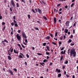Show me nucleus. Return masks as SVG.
Segmentation results:
<instances>
[{
    "label": "nucleus",
    "mask_w": 78,
    "mask_h": 78,
    "mask_svg": "<svg viewBox=\"0 0 78 78\" xmlns=\"http://www.w3.org/2000/svg\"><path fill=\"white\" fill-rule=\"evenodd\" d=\"M76 53L75 52V49H72L70 51V56L71 57L73 56V57H75Z\"/></svg>",
    "instance_id": "f257e3e1"
},
{
    "label": "nucleus",
    "mask_w": 78,
    "mask_h": 78,
    "mask_svg": "<svg viewBox=\"0 0 78 78\" xmlns=\"http://www.w3.org/2000/svg\"><path fill=\"white\" fill-rule=\"evenodd\" d=\"M22 35L23 36V38H24V39H27V35H26V34L25 33V32H22Z\"/></svg>",
    "instance_id": "f03ea898"
},
{
    "label": "nucleus",
    "mask_w": 78,
    "mask_h": 78,
    "mask_svg": "<svg viewBox=\"0 0 78 78\" xmlns=\"http://www.w3.org/2000/svg\"><path fill=\"white\" fill-rule=\"evenodd\" d=\"M16 37L17 38V39L19 41H20L21 39V36L19 35V34H17L16 35Z\"/></svg>",
    "instance_id": "7ed1b4c3"
},
{
    "label": "nucleus",
    "mask_w": 78,
    "mask_h": 78,
    "mask_svg": "<svg viewBox=\"0 0 78 78\" xmlns=\"http://www.w3.org/2000/svg\"><path fill=\"white\" fill-rule=\"evenodd\" d=\"M13 22L15 23L14 24L15 27H17L18 26H19L18 25H17V21H16V20H14L13 21Z\"/></svg>",
    "instance_id": "20e7f679"
},
{
    "label": "nucleus",
    "mask_w": 78,
    "mask_h": 78,
    "mask_svg": "<svg viewBox=\"0 0 78 78\" xmlns=\"http://www.w3.org/2000/svg\"><path fill=\"white\" fill-rule=\"evenodd\" d=\"M4 42H6V43H8V41L5 39L4 41H2V43H3L2 44L3 45H5V43Z\"/></svg>",
    "instance_id": "39448f33"
},
{
    "label": "nucleus",
    "mask_w": 78,
    "mask_h": 78,
    "mask_svg": "<svg viewBox=\"0 0 78 78\" xmlns=\"http://www.w3.org/2000/svg\"><path fill=\"white\" fill-rule=\"evenodd\" d=\"M11 3L12 6H13L12 8H14V7L15 6V3H14V1L12 0L11 1Z\"/></svg>",
    "instance_id": "423d86ee"
},
{
    "label": "nucleus",
    "mask_w": 78,
    "mask_h": 78,
    "mask_svg": "<svg viewBox=\"0 0 78 78\" xmlns=\"http://www.w3.org/2000/svg\"><path fill=\"white\" fill-rule=\"evenodd\" d=\"M9 73H10V74H11V75H14V73H13V72H12V70L9 69Z\"/></svg>",
    "instance_id": "0eeeda50"
},
{
    "label": "nucleus",
    "mask_w": 78,
    "mask_h": 78,
    "mask_svg": "<svg viewBox=\"0 0 78 78\" xmlns=\"http://www.w3.org/2000/svg\"><path fill=\"white\" fill-rule=\"evenodd\" d=\"M69 23H70V22L69 21H67L65 23L66 26H69Z\"/></svg>",
    "instance_id": "6e6552de"
},
{
    "label": "nucleus",
    "mask_w": 78,
    "mask_h": 78,
    "mask_svg": "<svg viewBox=\"0 0 78 78\" xmlns=\"http://www.w3.org/2000/svg\"><path fill=\"white\" fill-rule=\"evenodd\" d=\"M38 11L39 14H42V10H41L39 8L38 9Z\"/></svg>",
    "instance_id": "1a4fd4ad"
},
{
    "label": "nucleus",
    "mask_w": 78,
    "mask_h": 78,
    "mask_svg": "<svg viewBox=\"0 0 78 78\" xmlns=\"http://www.w3.org/2000/svg\"><path fill=\"white\" fill-rule=\"evenodd\" d=\"M55 72H57L58 73H60V72H61V70L59 69H56Z\"/></svg>",
    "instance_id": "9d476101"
},
{
    "label": "nucleus",
    "mask_w": 78,
    "mask_h": 78,
    "mask_svg": "<svg viewBox=\"0 0 78 78\" xmlns=\"http://www.w3.org/2000/svg\"><path fill=\"white\" fill-rule=\"evenodd\" d=\"M66 50H64V51H61V54L63 55H63H64V54H65V53H66Z\"/></svg>",
    "instance_id": "9b49d317"
},
{
    "label": "nucleus",
    "mask_w": 78,
    "mask_h": 78,
    "mask_svg": "<svg viewBox=\"0 0 78 78\" xmlns=\"http://www.w3.org/2000/svg\"><path fill=\"white\" fill-rule=\"evenodd\" d=\"M40 65H41V66H43V67H44L45 66V63L43 62H40Z\"/></svg>",
    "instance_id": "f8f14e48"
},
{
    "label": "nucleus",
    "mask_w": 78,
    "mask_h": 78,
    "mask_svg": "<svg viewBox=\"0 0 78 78\" xmlns=\"http://www.w3.org/2000/svg\"><path fill=\"white\" fill-rule=\"evenodd\" d=\"M54 23L55 24L56 23V17H54Z\"/></svg>",
    "instance_id": "ddd939ff"
},
{
    "label": "nucleus",
    "mask_w": 78,
    "mask_h": 78,
    "mask_svg": "<svg viewBox=\"0 0 78 78\" xmlns=\"http://www.w3.org/2000/svg\"><path fill=\"white\" fill-rule=\"evenodd\" d=\"M8 57V59H9V60H11V59H12V58H11V56H7Z\"/></svg>",
    "instance_id": "4468645a"
},
{
    "label": "nucleus",
    "mask_w": 78,
    "mask_h": 78,
    "mask_svg": "<svg viewBox=\"0 0 78 78\" xmlns=\"http://www.w3.org/2000/svg\"><path fill=\"white\" fill-rule=\"evenodd\" d=\"M45 39L48 40H49L50 39V36H47L45 38Z\"/></svg>",
    "instance_id": "2eb2a0df"
},
{
    "label": "nucleus",
    "mask_w": 78,
    "mask_h": 78,
    "mask_svg": "<svg viewBox=\"0 0 78 78\" xmlns=\"http://www.w3.org/2000/svg\"><path fill=\"white\" fill-rule=\"evenodd\" d=\"M14 53H16V54L19 53V51H16V50H15V49L14 50Z\"/></svg>",
    "instance_id": "dca6fc26"
},
{
    "label": "nucleus",
    "mask_w": 78,
    "mask_h": 78,
    "mask_svg": "<svg viewBox=\"0 0 78 78\" xmlns=\"http://www.w3.org/2000/svg\"><path fill=\"white\" fill-rule=\"evenodd\" d=\"M74 45H75V43L74 42L71 43L70 44L71 46H73Z\"/></svg>",
    "instance_id": "f3484780"
},
{
    "label": "nucleus",
    "mask_w": 78,
    "mask_h": 78,
    "mask_svg": "<svg viewBox=\"0 0 78 78\" xmlns=\"http://www.w3.org/2000/svg\"><path fill=\"white\" fill-rule=\"evenodd\" d=\"M65 33H68V31H69L68 29H65Z\"/></svg>",
    "instance_id": "a211bd4d"
},
{
    "label": "nucleus",
    "mask_w": 78,
    "mask_h": 78,
    "mask_svg": "<svg viewBox=\"0 0 78 78\" xmlns=\"http://www.w3.org/2000/svg\"><path fill=\"white\" fill-rule=\"evenodd\" d=\"M61 73L58 74V78H59L60 77H61Z\"/></svg>",
    "instance_id": "6ab92c4d"
},
{
    "label": "nucleus",
    "mask_w": 78,
    "mask_h": 78,
    "mask_svg": "<svg viewBox=\"0 0 78 78\" xmlns=\"http://www.w3.org/2000/svg\"><path fill=\"white\" fill-rule=\"evenodd\" d=\"M71 42H72V40H71V39H69L68 42V43H70Z\"/></svg>",
    "instance_id": "aec40b11"
},
{
    "label": "nucleus",
    "mask_w": 78,
    "mask_h": 78,
    "mask_svg": "<svg viewBox=\"0 0 78 78\" xmlns=\"http://www.w3.org/2000/svg\"><path fill=\"white\" fill-rule=\"evenodd\" d=\"M46 48H47L48 50V51H50V47H49L48 46H46Z\"/></svg>",
    "instance_id": "412c9836"
},
{
    "label": "nucleus",
    "mask_w": 78,
    "mask_h": 78,
    "mask_svg": "<svg viewBox=\"0 0 78 78\" xmlns=\"http://www.w3.org/2000/svg\"><path fill=\"white\" fill-rule=\"evenodd\" d=\"M43 18L44 19H45V20H48V19H47V17L45 16H44L43 17Z\"/></svg>",
    "instance_id": "4be33fe9"
},
{
    "label": "nucleus",
    "mask_w": 78,
    "mask_h": 78,
    "mask_svg": "<svg viewBox=\"0 0 78 78\" xmlns=\"http://www.w3.org/2000/svg\"><path fill=\"white\" fill-rule=\"evenodd\" d=\"M68 62H69L68 61H66L64 62V64H68Z\"/></svg>",
    "instance_id": "5701e85b"
},
{
    "label": "nucleus",
    "mask_w": 78,
    "mask_h": 78,
    "mask_svg": "<svg viewBox=\"0 0 78 78\" xmlns=\"http://www.w3.org/2000/svg\"><path fill=\"white\" fill-rule=\"evenodd\" d=\"M6 28V26H5L3 27V28L2 29V30L3 31H4L5 30V29Z\"/></svg>",
    "instance_id": "b1692460"
},
{
    "label": "nucleus",
    "mask_w": 78,
    "mask_h": 78,
    "mask_svg": "<svg viewBox=\"0 0 78 78\" xmlns=\"http://www.w3.org/2000/svg\"><path fill=\"white\" fill-rule=\"evenodd\" d=\"M19 58H23V56H22V55H20Z\"/></svg>",
    "instance_id": "393cba45"
},
{
    "label": "nucleus",
    "mask_w": 78,
    "mask_h": 78,
    "mask_svg": "<svg viewBox=\"0 0 78 78\" xmlns=\"http://www.w3.org/2000/svg\"><path fill=\"white\" fill-rule=\"evenodd\" d=\"M52 44H53L54 45H57L56 43L54 42H52Z\"/></svg>",
    "instance_id": "a878e982"
},
{
    "label": "nucleus",
    "mask_w": 78,
    "mask_h": 78,
    "mask_svg": "<svg viewBox=\"0 0 78 78\" xmlns=\"http://www.w3.org/2000/svg\"><path fill=\"white\" fill-rule=\"evenodd\" d=\"M62 59H63V56L62 55H61V58H60V61H62Z\"/></svg>",
    "instance_id": "bb28decb"
},
{
    "label": "nucleus",
    "mask_w": 78,
    "mask_h": 78,
    "mask_svg": "<svg viewBox=\"0 0 78 78\" xmlns=\"http://www.w3.org/2000/svg\"><path fill=\"white\" fill-rule=\"evenodd\" d=\"M34 28H35V30H39V28L36 27H34Z\"/></svg>",
    "instance_id": "cd10ccee"
},
{
    "label": "nucleus",
    "mask_w": 78,
    "mask_h": 78,
    "mask_svg": "<svg viewBox=\"0 0 78 78\" xmlns=\"http://www.w3.org/2000/svg\"><path fill=\"white\" fill-rule=\"evenodd\" d=\"M32 11L33 12H34V13H36V11H35L34 10V9H32Z\"/></svg>",
    "instance_id": "c85d7f7f"
},
{
    "label": "nucleus",
    "mask_w": 78,
    "mask_h": 78,
    "mask_svg": "<svg viewBox=\"0 0 78 78\" xmlns=\"http://www.w3.org/2000/svg\"><path fill=\"white\" fill-rule=\"evenodd\" d=\"M16 8H19V4L18 3H17L16 4Z\"/></svg>",
    "instance_id": "c756f323"
},
{
    "label": "nucleus",
    "mask_w": 78,
    "mask_h": 78,
    "mask_svg": "<svg viewBox=\"0 0 78 78\" xmlns=\"http://www.w3.org/2000/svg\"><path fill=\"white\" fill-rule=\"evenodd\" d=\"M20 55H22L23 57H24V58H25V56L23 54H22V53H20Z\"/></svg>",
    "instance_id": "7c9ffc66"
},
{
    "label": "nucleus",
    "mask_w": 78,
    "mask_h": 78,
    "mask_svg": "<svg viewBox=\"0 0 78 78\" xmlns=\"http://www.w3.org/2000/svg\"><path fill=\"white\" fill-rule=\"evenodd\" d=\"M58 35V32H56L55 34V37H57V36Z\"/></svg>",
    "instance_id": "2f4dec72"
},
{
    "label": "nucleus",
    "mask_w": 78,
    "mask_h": 78,
    "mask_svg": "<svg viewBox=\"0 0 78 78\" xmlns=\"http://www.w3.org/2000/svg\"><path fill=\"white\" fill-rule=\"evenodd\" d=\"M60 40H62V39H63V36H61L60 37Z\"/></svg>",
    "instance_id": "473e14b6"
},
{
    "label": "nucleus",
    "mask_w": 78,
    "mask_h": 78,
    "mask_svg": "<svg viewBox=\"0 0 78 78\" xmlns=\"http://www.w3.org/2000/svg\"><path fill=\"white\" fill-rule=\"evenodd\" d=\"M37 54L38 55H39L40 56H41L42 55V54L40 53H37Z\"/></svg>",
    "instance_id": "72a5a7b5"
},
{
    "label": "nucleus",
    "mask_w": 78,
    "mask_h": 78,
    "mask_svg": "<svg viewBox=\"0 0 78 78\" xmlns=\"http://www.w3.org/2000/svg\"><path fill=\"white\" fill-rule=\"evenodd\" d=\"M73 6H74V3H73L71 5V8H72V7H73Z\"/></svg>",
    "instance_id": "f704fd0d"
},
{
    "label": "nucleus",
    "mask_w": 78,
    "mask_h": 78,
    "mask_svg": "<svg viewBox=\"0 0 78 78\" xmlns=\"http://www.w3.org/2000/svg\"><path fill=\"white\" fill-rule=\"evenodd\" d=\"M8 54L9 56H11V53H9V52H8Z\"/></svg>",
    "instance_id": "c9c22d12"
},
{
    "label": "nucleus",
    "mask_w": 78,
    "mask_h": 78,
    "mask_svg": "<svg viewBox=\"0 0 78 78\" xmlns=\"http://www.w3.org/2000/svg\"><path fill=\"white\" fill-rule=\"evenodd\" d=\"M76 22H75V23L74 24L73 27H75V26H76Z\"/></svg>",
    "instance_id": "e433bc0d"
},
{
    "label": "nucleus",
    "mask_w": 78,
    "mask_h": 78,
    "mask_svg": "<svg viewBox=\"0 0 78 78\" xmlns=\"http://www.w3.org/2000/svg\"><path fill=\"white\" fill-rule=\"evenodd\" d=\"M42 3H44V4L45 5L46 4V3L45 2H44V0L42 1Z\"/></svg>",
    "instance_id": "4c0bfd02"
},
{
    "label": "nucleus",
    "mask_w": 78,
    "mask_h": 78,
    "mask_svg": "<svg viewBox=\"0 0 78 78\" xmlns=\"http://www.w3.org/2000/svg\"><path fill=\"white\" fill-rule=\"evenodd\" d=\"M22 45V47H23V48H25V46H24L23 44H21Z\"/></svg>",
    "instance_id": "58836bf2"
},
{
    "label": "nucleus",
    "mask_w": 78,
    "mask_h": 78,
    "mask_svg": "<svg viewBox=\"0 0 78 78\" xmlns=\"http://www.w3.org/2000/svg\"><path fill=\"white\" fill-rule=\"evenodd\" d=\"M25 42H26V44H27V43H28V40H27V39H25Z\"/></svg>",
    "instance_id": "ea45409f"
},
{
    "label": "nucleus",
    "mask_w": 78,
    "mask_h": 78,
    "mask_svg": "<svg viewBox=\"0 0 78 78\" xmlns=\"http://www.w3.org/2000/svg\"><path fill=\"white\" fill-rule=\"evenodd\" d=\"M22 2H23L24 3H25V0H21Z\"/></svg>",
    "instance_id": "a19ab883"
},
{
    "label": "nucleus",
    "mask_w": 78,
    "mask_h": 78,
    "mask_svg": "<svg viewBox=\"0 0 78 78\" xmlns=\"http://www.w3.org/2000/svg\"><path fill=\"white\" fill-rule=\"evenodd\" d=\"M46 43H44L43 44V46H45L46 45Z\"/></svg>",
    "instance_id": "79ce46f5"
},
{
    "label": "nucleus",
    "mask_w": 78,
    "mask_h": 78,
    "mask_svg": "<svg viewBox=\"0 0 78 78\" xmlns=\"http://www.w3.org/2000/svg\"><path fill=\"white\" fill-rule=\"evenodd\" d=\"M13 70H14V71H15V72H17V69H16V68L14 69Z\"/></svg>",
    "instance_id": "37998d69"
},
{
    "label": "nucleus",
    "mask_w": 78,
    "mask_h": 78,
    "mask_svg": "<svg viewBox=\"0 0 78 78\" xmlns=\"http://www.w3.org/2000/svg\"><path fill=\"white\" fill-rule=\"evenodd\" d=\"M11 25H12V26H13V25H14V23L12 22L11 23Z\"/></svg>",
    "instance_id": "c03bdc74"
},
{
    "label": "nucleus",
    "mask_w": 78,
    "mask_h": 78,
    "mask_svg": "<svg viewBox=\"0 0 78 78\" xmlns=\"http://www.w3.org/2000/svg\"><path fill=\"white\" fill-rule=\"evenodd\" d=\"M49 34L50 35L51 37H53V34H52L49 33Z\"/></svg>",
    "instance_id": "a18cd8bd"
},
{
    "label": "nucleus",
    "mask_w": 78,
    "mask_h": 78,
    "mask_svg": "<svg viewBox=\"0 0 78 78\" xmlns=\"http://www.w3.org/2000/svg\"><path fill=\"white\" fill-rule=\"evenodd\" d=\"M27 16L28 17V18H29V19H30V15H28Z\"/></svg>",
    "instance_id": "49530a36"
},
{
    "label": "nucleus",
    "mask_w": 78,
    "mask_h": 78,
    "mask_svg": "<svg viewBox=\"0 0 78 78\" xmlns=\"http://www.w3.org/2000/svg\"><path fill=\"white\" fill-rule=\"evenodd\" d=\"M5 24V23L3 22L2 23V25H4Z\"/></svg>",
    "instance_id": "de8ad7c7"
},
{
    "label": "nucleus",
    "mask_w": 78,
    "mask_h": 78,
    "mask_svg": "<svg viewBox=\"0 0 78 78\" xmlns=\"http://www.w3.org/2000/svg\"><path fill=\"white\" fill-rule=\"evenodd\" d=\"M14 39L12 38V40L11 41V42H14Z\"/></svg>",
    "instance_id": "09e8293b"
},
{
    "label": "nucleus",
    "mask_w": 78,
    "mask_h": 78,
    "mask_svg": "<svg viewBox=\"0 0 78 78\" xmlns=\"http://www.w3.org/2000/svg\"><path fill=\"white\" fill-rule=\"evenodd\" d=\"M73 35H71L70 37V38L72 39V38H73Z\"/></svg>",
    "instance_id": "8fccbe9b"
},
{
    "label": "nucleus",
    "mask_w": 78,
    "mask_h": 78,
    "mask_svg": "<svg viewBox=\"0 0 78 78\" xmlns=\"http://www.w3.org/2000/svg\"><path fill=\"white\" fill-rule=\"evenodd\" d=\"M58 22H60V23H62L61 22V20H58Z\"/></svg>",
    "instance_id": "3c124183"
},
{
    "label": "nucleus",
    "mask_w": 78,
    "mask_h": 78,
    "mask_svg": "<svg viewBox=\"0 0 78 78\" xmlns=\"http://www.w3.org/2000/svg\"><path fill=\"white\" fill-rule=\"evenodd\" d=\"M46 55H50V53H49V52H46Z\"/></svg>",
    "instance_id": "603ef678"
},
{
    "label": "nucleus",
    "mask_w": 78,
    "mask_h": 78,
    "mask_svg": "<svg viewBox=\"0 0 78 78\" xmlns=\"http://www.w3.org/2000/svg\"><path fill=\"white\" fill-rule=\"evenodd\" d=\"M64 49V47H62L61 49V51H62Z\"/></svg>",
    "instance_id": "864d4df0"
},
{
    "label": "nucleus",
    "mask_w": 78,
    "mask_h": 78,
    "mask_svg": "<svg viewBox=\"0 0 78 78\" xmlns=\"http://www.w3.org/2000/svg\"><path fill=\"white\" fill-rule=\"evenodd\" d=\"M13 52V49H12L10 51V52H11V53H12Z\"/></svg>",
    "instance_id": "5fc2aeb1"
},
{
    "label": "nucleus",
    "mask_w": 78,
    "mask_h": 78,
    "mask_svg": "<svg viewBox=\"0 0 78 78\" xmlns=\"http://www.w3.org/2000/svg\"><path fill=\"white\" fill-rule=\"evenodd\" d=\"M35 10L36 12H38V9H35Z\"/></svg>",
    "instance_id": "6e6d98bb"
},
{
    "label": "nucleus",
    "mask_w": 78,
    "mask_h": 78,
    "mask_svg": "<svg viewBox=\"0 0 78 78\" xmlns=\"http://www.w3.org/2000/svg\"><path fill=\"white\" fill-rule=\"evenodd\" d=\"M75 30H73V34H75Z\"/></svg>",
    "instance_id": "4d7b16f0"
},
{
    "label": "nucleus",
    "mask_w": 78,
    "mask_h": 78,
    "mask_svg": "<svg viewBox=\"0 0 78 78\" xmlns=\"http://www.w3.org/2000/svg\"><path fill=\"white\" fill-rule=\"evenodd\" d=\"M20 31H21L20 30H18V33H20Z\"/></svg>",
    "instance_id": "13d9d810"
},
{
    "label": "nucleus",
    "mask_w": 78,
    "mask_h": 78,
    "mask_svg": "<svg viewBox=\"0 0 78 78\" xmlns=\"http://www.w3.org/2000/svg\"><path fill=\"white\" fill-rule=\"evenodd\" d=\"M26 56L27 58H29V55L28 54L26 55Z\"/></svg>",
    "instance_id": "bf43d9fd"
},
{
    "label": "nucleus",
    "mask_w": 78,
    "mask_h": 78,
    "mask_svg": "<svg viewBox=\"0 0 78 78\" xmlns=\"http://www.w3.org/2000/svg\"><path fill=\"white\" fill-rule=\"evenodd\" d=\"M62 44V43H61V42L59 41V45H61Z\"/></svg>",
    "instance_id": "052dcab7"
},
{
    "label": "nucleus",
    "mask_w": 78,
    "mask_h": 78,
    "mask_svg": "<svg viewBox=\"0 0 78 78\" xmlns=\"http://www.w3.org/2000/svg\"><path fill=\"white\" fill-rule=\"evenodd\" d=\"M43 62H46V59H44L43 61Z\"/></svg>",
    "instance_id": "680f3d73"
},
{
    "label": "nucleus",
    "mask_w": 78,
    "mask_h": 78,
    "mask_svg": "<svg viewBox=\"0 0 78 78\" xmlns=\"http://www.w3.org/2000/svg\"><path fill=\"white\" fill-rule=\"evenodd\" d=\"M20 49L21 50H23L22 48V47H21H21H20Z\"/></svg>",
    "instance_id": "e2e57ef3"
},
{
    "label": "nucleus",
    "mask_w": 78,
    "mask_h": 78,
    "mask_svg": "<svg viewBox=\"0 0 78 78\" xmlns=\"http://www.w3.org/2000/svg\"><path fill=\"white\" fill-rule=\"evenodd\" d=\"M17 45H18V46L19 47H21V46L20 45V44H17Z\"/></svg>",
    "instance_id": "0e129e2a"
},
{
    "label": "nucleus",
    "mask_w": 78,
    "mask_h": 78,
    "mask_svg": "<svg viewBox=\"0 0 78 78\" xmlns=\"http://www.w3.org/2000/svg\"><path fill=\"white\" fill-rule=\"evenodd\" d=\"M29 2L30 4H31L32 3V2H31V0H29Z\"/></svg>",
    "instance_id": "69168bd1"
},
{
    "label": "nucleus",
    "mask_w": 78,
    "mask_h": 78,
    "mask_svg": "<svg viewBox=\"0 0 78 78\" xmlns=\"http://www.w3.org/2000/svg\"><path fill=\"white\" fill-rule=\"evenodd\" d=\"M60 5H61V4H59L57 5V7H59V6H60Z\"/></svg>",
    "instance_id": "338daca9"
},
{
    "label": "nucleus",
    "mask_w": 78,
    "mask_h": 78,
    "mask_svg": "<svg viewBox=\"0 0 78 78\" xmlns=\"http://www.w3.org/2000/svg\"><path fill=\"white\" fill-rule=\"evenodd\" d=\"M62 11V8H60L59 9V11Z\"/></svg>",
    "instance_id": "774afa93"
}]
</instances>
